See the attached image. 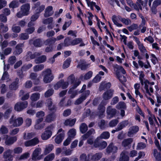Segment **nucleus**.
<instances>
[{"label": "nucleus", "instance_id": "obj_1", "mask_svg": "<svg viewBox=\"0 0 161 161\" xmlns=\"http://www.w3.org/2000/svg\"><path fill=\"white\" fill-rule=\"evenodd\" d=\"M54 128L53 124L48 126L45 129V131L42 134L41 137L43 140H47L50 138L52 134V131Z\"/></svg>", "mask_w": 161, "mask_h": 161}, {"label": "nucleus", "instance_id": "obj_2", "mask_svg": "<svg viewBox=\"0 0 161 161\" xmlns=\"http://www.w3.org/2000/svg\"><path fill=\"white\" fill-rule=\"evenodd\" d=\"M30 6V4L25 3L22 5L20 7L21 12L17 14V16L19 18L22 17L24 16H26L29 14Z\"/></svg>", "mask_w": 161, "mask_h": 161}, {"label": "nucleus", "instance_id": "obj_3", "mask_svg": "<svg viewBox=\"0 0 161 161\" xmlns=\"http://www.w3.org/2000/svg\"><path fill=\"white\" fill-rule=\"evenodd\" d=\"M42 74L44 75L43 81L45 83L50 82L53 79V77L52 75V71L50 69H47L42 72Z\"/></svg>", "mask_w": 161, "mask_h": 161}, {"label": "nucleus", "instance_id": "obj_4", "mask_svg": "<svg viewBox=\"0 0 161 161\" xmlns=\"http://www.w3.org/2000/svg\"><path fill=\"white\" fill-rule=\"evenodd\" d=\"M28 105L27 101L17 102L14 106V110L17 112H20L26 108Z\"/></svg>", "mask_w": 161, "mask_h": 161}, {"label": "nucleus", "instance_id": "obj_5", "mask_svg": "<svg viewBox=\"0 0 161 161\" xmlns=\"http://www.w3.org/2000/svg\"><path fill=\"white\" fill-rule=\"evenodd\" d=\"M57 134L58 135L55 138L54 141L56 144H59L62 142L64 138V132L62 128H60L58 130Z\"/></svg>", "mask_w": 161, "mask_h": 161}, {"label": "nucleus", "instance_id": "obj_6", "mask_svg": "<svg viewBox=\"0 0 161 161\" xmlns=\"http://www.w3.org/2000/svg\"><path fill=\"white\" fill-rule=\"evenodd\" d=\"M55 110L49 111L48 114L46 116L45 119L46 122L48 123H50L52 121H54L57 117L56 112L57 109Z\"/></svg>", "mask_w": 161, "mask_h": 161}, {"label": "nucleus", "instance_id": "obj_7", "mask_svg": "<svg viewBox=\"0 0 161 161\" xmlns=\"http://www.w3.org/2000/svg\"><path fill=\"white\" fill-rule=\"evenodd\" d=\"M23 119L22 117H18L17 119H14V115H12L9 120L10 124H12L14 127L20 126L23 123Z\"/></svg>", "mask_w": 161, "mask_h": 161}, {"label": "nucleus", "instance_id": "obj_8", "mask_svg": "<svg viewBox=\"0 0 161 161\" xmlns=\"http://www.w3.org/2000/svg\"><path fill=\"white\" fill-rule=\"evenodd\" d=\"M3 140H5V143L7 146H10L16 141L17 138L16 136L10 137L6 135L4 136Z\"/></svg>", "mask_w": 161, "mask_h": 161}, {"label": "nucleus", "instance_id": "obj_9", "mask_svg": "<svg viewBox=\"0 0 161 161\" xmlns=\"http://www.w3.org/2000/svg\"><path fill=\"white\" fill-rule=\"evenodd\" d=\"M45 8V6L44 5H42L38 8H36V13L33 15L31 17V21H35L40 16V13L43 11Z\"/></svg>", "mask_w": 161, "mask_h": 161}, {"label": "nucleus", "instance_id": "obj_10", "mask_svg": "<svg viewBox=\"0 0 161 161\" xmlns=\"http://www.w3.org/2000/svg\"><path fill=\"white\" fill-rule=\"evenodd\" d=\"M41 53L39 52H35L32 53L31 51H28L25 56V59L27 61H30L31 59L35 58L36 57L40 56Z\"/></svg>", "mask_w": 161, "mask_h": 161}, {"label": "nucleus", "instance_id": "obj_11", "mask_svg": "<svg viewBox=\"0 0 161 161\" xmlns=\"http://www.w3.org/2000/svg\"><path fill=\"white\" fill-rule=\"evenodd\" d=\"M117 147L114 146L113 143L111 142L107 147L106 152L108 153H112V154H114L117 153Z\"/></svg>", "mask_w": 161, "mask_h": 161}, {"label": "nucleus", "instance_id": "obj_12", "mask_svg": "<svg viewBox=\"0 0 161 161\" xmlns=\"http://www.w3.org/2000/svg\"><path fill=\"white\" fill-rule=\"evenodd\" d=\"M12 152V150L8 149L4 152L3 156L5 161H12L13 160V156L11 154Z\"/></svg>", "mask_w": 161, "mask_h": 161}, {"label": "nucleus", "instance_id": "obj_13", "mask_svg": "<svg viewBox=\"0 0 161 161\" xmlns=\"http://www.w3.org/2000/svg\"><path fill=\"white\" fill-rule=\"evenodd\" d=\"M106 112L108 116L112 118L116 115L117 110L115 108H112L111 106H109L107 108Z\"/></svg>", "mask_w": 161, "mask_h": 161}, {"label": "nucleus", "instance_id": "obj_14", "mask_svg": "<svg viewBox=\"0 0 161 161\" xmlns=\"http://www.w3.org/2000/svg\"><path fill=\"white\" fill-rule=\"evenodd\" d=\"M19 79L18 78H16L15 81L12 82L9 86V88L11 90H16L19 87Z\"/></svg>", "mask_w": 161, "mask_h": 161}, {"label": "nucleus", "instance_id": "obj_15", "mask_svg": "<svg viewBox=\"0 0 161 161\" xmlns=\"http://www.w3.org/2000/svg\"><path fill=\"white\" fill-rule=\"evenodd\" d=\"M128 152L125 151H123L121 153L119 158V161H129V157Z\"/></svg>", "mask_w": 161, "mask_h": 161}, {"label": "nucleus", "instance_id": "obj_16", "mask_svg": "<svg viewBox=\"0 0 161 161\" xmlns=\"http://www.w3.org/2000/svg\"><path fill=\"white\" fill-rule=\"evenodd\" d=\"M113 95V92L111 89H109L103 93V97L105 100H108L112 97Z\"/></svg>", "mask_w": 161, "mask_h": 161}, {"label": "nucleus", "instance_id": "obj_17", "mask_svg": "<svg viewBox=\"0 0 161 161\" xmlns=\"http://www.w3.org/2000/svg\"><path fill=\"white\" fill-rule=\"evenodd\" d=\"M23 46L24 44L23 43L17 44L15 47L16 50L14 52V54L17 56L21 53L23 52L22 47Z\"/></svg>", "mask_w": 161, "mask_h": 161}, {"label": "nucleus", "instance_id": "obj_18", "mask_svg": "<svg viewBox=\"0 0 161 161\" xmlns=\"http://www.w3.org/2000/svg\"><path fill=\"white\" fill-rule=\"evenodd\" d=\"M41 150L40 148H37L33 151L32 156V159L33 160H39L41 159L40 157H38L39 154L40 153Z\"/></svg>", "mask_w": 161, "mask_h": 161}, {"label": "nucleus", "instance_id": "obj_19", "mask_svg": "<svg viewBox=\"0 0 161 161\" xmlns=\"http://www.w3.org/2000/svg\"><path fill=\"white\" fill-rule=\"evenodd\" d=\"M129 124L128 120H125L120 122L118 125L116 129L117 131H119L122 130L124 127H126Z\"/></svg>", "mask_w": 161, "mask_h": 161}, {"label": "nucleus", "instance_id": "obj_20", "mask_svg": "<svg viewBox=\"0 0 161 161\" xmlns=\"http://www.w3.org/2000/svg\"><path fill=\"white\" fill-rule=\"evenodd\" d=\"M35 59L34 62L36 64H39L45 62L47 59L45 55H42L40 56L36 57Z\"/></svg>", "mask_w": 161, "mask_h": 161}, {"label": "nucleus", "instance_id": "obj_21", "mask_svg": "<svg viewBox=\"0 0 161 161\" xmlns=\"http://www.w3.org/2000/svg\"><path fill=\"white\" fill-rule=\"evenodd\" d=\"M114 68L117 69L116 73L117 76H118L120 75V72L119 70H120L124 75L126 73L125 70L122 66L119 65L117 64L114 67Z\"/></svg>", "mask_w": 161, "mask_h": 161}, {"label": "nucleus", "instance_id": "obj_22", "mask_svg": "<svg viewBox=\"0 0 161 161\" xmlns=\"http://www.w3.org/2000/svg\"><path fill=\"white\" fill-rule=\"evenodd\" d=\"M47 103L48 109L49 111L55 110V109H57V107L55 105H53L52 107L53 103L51 98H49L47 100Z\"/></svg>", "mask_w": 161, "mask_h": 161}, {"label": "nucleus", "instance_id": "obj_23", "mask_svg": "<svg viewBox=\"0 0 161 161\" xmlns=\"http://www.w3.org/2000/svg\"><path fill=\"white\" fill-rule=\"evenodd\" d=\"M106 104L105 103L102 101L98 105L97 109L99 111L100 115H103L105 112V106Z\"/></svg>", "mask_w": 161, "mask_h": 161}, {"label": "nucleus", "instance_id": "obj_24", "mask_svg": "<svg viewBox=\"0 0 161 161\" xmlns=\"http://www.w3.org/2000/svg\"><path fill=\"white\" fill-rule=\"evenodd\" d=\"M139 130V127L137 126H134L130 127L128 132V136H130L131 135L137 133Z\"/></svg>", "mask_w": 161, "mask_h": 161}, {"label": "nucleus", "instance_id": "obj_25", "mask_svg": "<svg viewBox=\"0 0 161 161\" xmlns=\"http://www.w3.org/2000/svg\"><path fill=\"white\" fill-rule=\"evenodd\" d=\"M102 154L101 153H97L92 156L91 159L92 161H98L102 158Z\"/></svg>", "mask_w": 161, "mask_h": 161}, {"label": "nucleus", "instance_id": "obj_26", "mask_svg": "<svg viewBox=\"0 0 161 161\" xmlns=\"http://www.w3.org/2000/svg\"><path fill=\"white\" fill-rule=\"evenodd\" d=\"M111 86V84L110 82H108L106 83L101 84L99 86V89L101 90H105L106 89H109Z\"/></svg>", "mask_w": 161, "mask_h": 161}, {"label": "nucleus", "instance_id": "obj_27", "mask_svg": "<svg viewBox=\"0 0 161 161\" xmlns=\"http://www.w3.org/2000/svg\"><path fill=\"white\" fill-rule=\"evenodd\" d=\"M56 41L55 38L52 37V38H48L44 42L45 45H51L53 46V45Z\"/></svg>", "mask_w": 161, "mask_h": 161}, {"label": "nucleus", "instance_id": "obj_28", "mask_svg": "<svg viewBox=\"0 0 161 161\" xmlns=\"http://www.w3.org/2000/svg\"><path fill=\"white\" fill-rule=\"evenodd\" d=\"M133 142V139L131 138H129L124 139L122 142V145L124 147H126L130 144Z\"/></svg>", "mask_w": 161, "mask_h": 161}, {"label": "nucleus", "instance_id": "obj_29", "mask_svg": "<svg viewBox=\"0 0 161 161\" xmlns=\"http://www.w3.org/2000/svg\"><path fill=\"white\" fill-rule=\"evenodd\" d=\"M64 47H66L72 46V38L71 37H68L65 38L63 43Z\"/></svg>", "mask_w": 161, "mask_h": 161}, {"label": "nucleus", "instance_id": "obj_30", "mask_svg": "<svg viewBox=\"0 0 161 161\" xmlns=\"http://www.w3.org/2000/svg\"><path fill=\"white\" fill-rule=\"evenodd\" d=\"M68 136L70 138L73 139L74 138L76 135V131L75 129L74 128L71 129L69 130L68 132Z\"/></svg>", "mask_w": 161, "mask_h": 161}, {"label": "nucleus", "instance_id": "obj_31", "mask_svg": "<svg viewBox=\"0 0 161 161\" xmlns=\"http://www.w3.org/2000/svg\"><path fill=\"white\" fill-rule=\"evenodd\" d=\"M80 129L81 132L82 134H84L87 130L88 127L86 124L82 123L80 126Z\"/></svg>", "mask_w": 161, "mask_h": 161}, {"label": "nucleus", "instance_id": "obj_32", "mask_svg": "<svg viewBox=\"0 0 161 161\" xmlns=\"http://www.w3.org/2000/svg\"><path fill=\"white\" fill-rule=\"evenodd\" d=\"M33 44L36 47H40L42 46V42L40 39H37L33 41Z\"/></svg>", "mask_w": 161, "mask_h": 161}, {"label": "nucleus", "instance_id": "obj_33", "mask_svg": "<svg viewBox=\"0 0 161 161\" xmlns=\"http://www.w3.org/2000/svg\"><path fill=\"white\" fill-rule=\"evenodd\" d=\"M71 58H68L64 62L63 67L64 69L67 68L69 67L71 62Z\"/></svg>", "mask_w": 161, "mask_h": 161}, {"label": "nucleus", "instance_id": "obj_34", "mask_svg": "<svg viewBox=\"0 0 161 161\" xmlns=\"http://www.w3.org/2000/svg\"><path fill=\"white\" fill-rule=\"evenodd\" d=\"M116 108L118 109H125L126 108V104L124 102H120L116 105Z\"/></svg>", "mask_w": 161, "mask_h": 161}, {"label": "nucleus", "instance_id": "obj_35", "mask_svg": "<svg viewBox=\"0 0 161 161\" xmlns=\"http://www.w3.org/2000/svg\"><path fill=\"white\" fill-rule=\"evenodd\" d=\"M110 134L109 133L108 131H104L100 135V136L98 137L100 139H108L110 137Z\"/></svg>", "mask_w": 161, "mask_h": 161}, {"label": "nucleus", "instance_id": "obj_36", "mask_svg": "<svg viewBox=\"0 0 161 161\" xmlns=\"http://www.w3.org/2000/svg\"><path fill=\"white\" fill-rule=\"evenodd\" d=\"M40 94L39 93H33L31 96V99L32 101H36L39 99Z\"/></svg>", "mask_w": 161, "mask_h": 161}, {"label": "nucleus", "instance_id": "obj_37", "mask_svg": "<svg viewBox=\"0 0 161 161\" xmlns=\"http://www.w3.org/2000/svg\"><path fill=\"white\" fill-rule=\"evenodd\" d=\"M0 30L1 31V33H4L8 31V27L7 25L4 26L2 23H0Z\"/></svg>", "mask_w": 161, "mask_h": 161}, {"label": "nucleus", "instance_id": "obj_38", "mask_svg": "<svg viewBox=\"0 0 161 161\" xmlns=\"http://www.w3.org/2000/svg\"><path fill=\"white\" fill-rule=\"evenodd\" d=\"M89 64H85L84 63H81L80 64H79L77 65V68H80L81 69V70H85L88 67Z\"/></svg>", "mask_w": 161, "mask_h": 161}, {"label": "nucleus", "instance_id": "obj_39", "mask_svg": "<svg viewBox=\"0 0 161 161\" xmlns=\"http://www.w3.org/2000/svg\"><path fill=\"white\" fill-rule=\"evenodd\" d=\"M5 70L6 65L4 64V72L1 78V80H4L6 79H7L8 78V73L6 71H5Z\"/></svg>", "mask_w": 161, "mask_h": 161}, {"label": "nucleus", "instance_id": "obj_40", "mask_svg": "<svg viewBox=\"0 0 161 161\" xmlns=\"http://www.w3.org/2000/svg\"><path fill=\"white\" fill-rule=\"evenodd\" d=\"M44 68V65L43 64H40L35 66L34 67V70L35 72H37L43 69Z\"/></svg>", "mask_w": 161, "mask_h": 161}, {"label": "nucleus", "instance_id": "obj_41", "mask_svg": "<svg viewBox=\"0 0 161 161\" xmlns=\"http://www.w3.org/2000/svg\"><path fill=\"white\" fill-rule=\"evenodd\" d=\"M12 111V109L11 108H9L6 110L4 113L3 115V116L5 119H8Z\"/></svg>", "mask_w": 161, "mask_h": 161}, {"label": "nucleus", "instance_id": "obj_42", "mask_svg": "<svg viewBox=\"0 0 161 161\" xmlns=\"http://www.w3.org/2000/svg\"><path fill=\"white\" fill-rule=\"evenodd\" d=\"M86 100V97L85 96H81L75 101V104L79 105L81 103L84 101Z\"/></svg>", "mask_w": 161, "mask_h": 161}, {"label": "nucleus", "instance_id": "obj_43", "mask_svg": "<svg viewBox=\"0 0 161 161\" xmlns=\"http://www.w3.org/2000/svg\"><path fill=\"white\" fill-rule=\"evenodd\" d=\"M32 66V64H29L27 65H25L23 66L21 69V71H25L28 70L31 68Z\"/></svg>", "mask_w": 161, "mask_h": 161}, {"label": "nucleus", "instance_id": "obj_44", "mask_svg": "<svg viewBox=\"0 0 161 161\" xmlns=\"http://www.w3.org/2000/svg\"><path fill=\"white\" fill-rule=\"evenodd\" d=\"M82 40L80 38H76L72 40V46L77 45L82 42Z\"/></svg>", "mask_w": 161, "mask_h": 161}, {"label": "nucleus", "instance_id": "obj_45", "mask_svg": "<svg viewBox=\"0 0 161 161\" xmlns=\"http://www.w3.org/2000/svg\"><path fill=\"white\" fill-rule=\"evenodd\" d=\"M53 90L52 89L48 90L45 93V97H50L53 94Z\"/></svg>", "mask_w": 161, "mask_h": 161}, {"label": "nucleus", "instance_id": "obj_46", "mask_svg": "<svg viewBox=\"0 0 161 161\" xmlns=\"http://www.w3.org/2000/svg\"><path fill=\"white\" fill-rule=\"evenodd\" d=\"M119 120L117 119L111 120L109 123V125L111 127L115 126L118 123Z\"/></svg>", "mask_w": 161, "mask_h": 161}, {"label": "nucleus", "instance_id": "obj_47", "mask_svg": "<svg viewBox=\"0 0 161 161\" xmlns=\"http://www.w3.org/2000/svg\"><path fill=\"white\" fill-rule=\"evenodd\" d=\"M53 148V146L52 145L46 147L45 149L44 153L45 154H47L50 153Z\"/></svg>", "mask_w": 161, "mask_h": 161}, {"label": "nucleus", "instance_id": "obj_48", "mask_svg": "<svg viewBox=\"0 0 161 161\" xmlns=\"http://www.w3.org/2000/svg\"><path fill=\"white\" fill-rule=\"evenodd\" d=\"M146 146V144L142 142H139L137 144L136 149H142L145 148Z\"/></svg>", "mask_w": 161, "mask_h": 161}, {"label": "nucleus", "instance_id": "obj_49", "mask_svg": "<svg viewBox=\"0 0 161 161\" xmlns=\"http://www.w3.org/2000/svg\"><path fill=\"white\" fill-rule=\"evenodd\" d=\"M53 20V17H51L44 19L43 21V24H52Z\"/></svg>", "mask_w": 161, "mask_h": 161}, {"label": "nucleus", "instance_id": "obj_50", "mask_svg": "<svg viewBox=\"0 0 161 161\" xmlns=\"http://www.w3.org/2000/svg\"><path fill=\"white\" fill-rule=\"evenodd\" d=\"M0 130L2 134H7L8 132V129L3 125L2 126Z\"/></svg>", "mask_w": 161, "mask_h": 161}, {"label": "nucleus", "instance_id": "obj_51", "mask_svg": "<svg viewBox=\"0 0 161 161\" xmlns=\"http://www.w3.org/2000/svg\"><path fill=\"white\" fill-rule=\"evenodd\" d=\"M107 143L106 141H103L100 142L99 149V150H103L107 146Z\"/></svg>", "mask_w": 161, "mask_h": 161}, {"label": "nucleus", "instance_id": "obj_52", "mask_svg": "<svg viewBox=\"0 0 161 161\" xmlns=\"http://www.w3.org/2000/svg\"><path fill=\"white\" fill-rule=\"evenodd\" d=\"M72 23V20H70L68 22H65L62 27V29L64 31L66 30L67 27H69Z\"/></svg>", "mask_w": 161, "mask_h": 161}, {"label": "nucleus", "instance_id": "obj_53", "mask_svg": "<svg viewBox=\"0 0 161 161\" xmlns=\"http://www.w3.org/2000/svg\"><path fill=\"white\" fill-rule=\"evenodd\" d=\"M30 154L28 153H25L22 154L19 157V160H21L27 158L29 157Z\"/></svg>", "mask_w": 161, "mask_h": 161}, {"label": "nucleus", "instance_id": "obj_54", "mask_svg": "<svg viewBox=\"0 0 161 161\" xmlns=\"http://www.w3.org/2000/svg\"><path fill=\"white\" fill-rule=\"evenodd\" d=\"M93 73L92 71H90L86 73L84 76L85 80H87L90 79L92 76Z\"/></svg>", "mask_w": 161, "mask_h": 161}, {"label": "nucleus", "instance_id": "obj_55", "mask_svg": "<svg viewBox=\"0 0 161 161\" xmlns=\"http://www.w3.org/2000/svg\"><path fill=\"white\" fill-rule=\"evenodd\" d=\"M0 20L3 23H6L7 21V18L6 16L3 14H0Z\"/></svg>", "mask_w": 161, "mask_h": 161}, {"label": "nucleus", "instance_id": "obj_56", "mask_svg": "<svg viewBox=\"0 0 161 161\" xmlns=\"http://www.w3.org/2000/svg\"><path fill=\"white\" fill-rule=\"evenodd\" d=\"M100 139V138L98 137L94 141L93 143V146L95 147L99 148L100 143V142H99Z\"/></svg>", "mask_w": 161, "mask_h": 161}, {"label": "nucleus", "instance_id": "obj_57", "mask_svg": "<svg viewBox=\"0 0 161 161\" xmlns=\"http://www.w3.org/2000/svg\"><path fill=\"white\" fill-rule=\"evenodd\" d=\"M12 31L16 33H19L21 31V28L19 26H14L13 25L12 27Z\"/></svg>", "mask_w": 161, "mask_h": 161}, {"label": "nucleus", "instance_id": "obj_58", "mask_svg": "<svg viewBox=\"0 0 161 161\" xmlns=\"http://www.w3.org/2000/svg\"><path fill=\"white\" fill-rule=\"evenodd\" d=\"M23 149L22 147H15L14 149V152L15 154H19L22 152Z\"/></svg>", "mask_w": 161, "mask_h": 161}, {"label": "nucleus", "instance_id": "obj_59", "mask_svg": "<svg viewBox=\"0 0 161 161\" xmlns=\"http://www.w3.org/2000/svg\"><path fill=\"white\" fill-rule=\"evenodd\" d=\"M31 141L33 146L36 145L39 142V141L38 138L37 137H34L33 139L31 140Z\"/></svg>", "mask_w": 161, "mask_h": 161}, {"label": "nucleus", "instance_id": "obj_60", "mask_svg": "<svg viewBox=\"0 0 161 161\" xmlns=\"http://www.w3.org/2000/svg\"><path fill=\"white\" fill-rule=\"evenodd\" d=\"M16 59V57L15 56H12L10 57L9 59V62L11 65H13L15 63Z\"/></svg>", "mask_w": 161, "mask_h": 161}, {"label": "nucleus", "instance_id": "obj_61", "mask_svg": "<svg viewBox=\"0 0 161 161\" xmlns=\"http://www.w3.org/2000/svg\"><path fill=\"white\" fill-rule=\"evenodd\" d=\"M62 80L58 81L54 86V89L55 90H58L59 88L62 87Z\"/></svg>", "mask_w": 161, "mask_h": 161}, {"label": "nucleus", "instance_id": "obj_62", "mask_svg": "<svg viewBox=\"0 0 161 161\" xmlns=\"http://www.w3.org/2000/svg\"><path fill=\"white\" fill-rule=\"evenodd\" d=\"M68 80L71 84L74 83L75 80V77L73 74L70 75L68 78Z\"/></svg>", "mask_w": 161, "mask_h": 161}, {"label": "nucleus", "instance_id": "obj_63", "mask_svg": "<svg viewBox=\"0 0 161 161\" xmlns=\"http://www.w3.org/2000/svg\"><path fill=\"white\" fill-rule=\"evenodd\" d=\"M19 38L20 40H25L29 38V36L26 33H21L19 36Z\"/></svg>", "mask_w": 161, "mask_h": 161}, {"label": "nucleus", "instance_id": "obj_64", "mask_svg": "<svg viewBox=\"0 0 161 161\" xmlns=\"http://www.w3.org/2000/svg\"><path fill=\"white\" fill-rule=\"evenodd\" d=\"M18 6L17 3L15 1H12L9 5V7L10 8H14L18 7Z\"/></svg>", "mask_w": 161, "mask_h": 161}]
</instances>
